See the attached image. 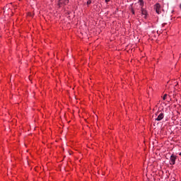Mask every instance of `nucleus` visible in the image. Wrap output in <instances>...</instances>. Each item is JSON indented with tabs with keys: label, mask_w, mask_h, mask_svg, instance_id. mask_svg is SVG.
Here are the masks:
<instances>
[{
	"label": "nucleus",
	"mask_w": 181,
	"mask_h": 181,
	"mask_svg": "<svg viewBox=\"0 0 181 181\" xmlns=\"http://www.w3.org/2000/svg\"><path fill=\"white\" fill-rule=\"evenodd\" d=\"M138 4L140 5V6H144V0H139Z\"/></svg>",
	"instance_id": "0eeeda50"
},
{
	"label": "nucleus",
	"mask_w": 181,
	"mask_h": 181,
	"mask_svg": "<svg viewBox=\"0 0 181 181\" xmlns=\"http://www.w3.org/2000/svg\"><path fill=\"white\" fill-rule=\"evenodd\" d=\"M180 156H181V153H179Z\"/></svg>",
	"instance_id": "9b49d317"
},
{
	"label": "nucleus",
	"mask_w": 181,
	"mask_h": 181,
	"mask_svg": "<svg viewBox=\"0 0 181 181\" xmlns=\"http://www.w3.org/2000/svg\"><path fill=\"white\" fill-rule=\"evenodd\" d=\"M180 8L181 9V4L180 5Z\"/></svg>",
	"instance_id": "f8f14e48"
},
{
	"label": "nucleus",
	"mask_w": 181,
	"mask_h": 181,
	"mask_svg": "<svg viewBox=\"0 0 181 181\" xmlns=\"http://www.w3.org/2000/svg\"><path fill=\"white\" fill-rule=\"evenodd\" d=\"M69 0H59V6H63V5H67Z\"/></svg>",
	"instance_id": "7ed1b4c3"
},
{
	"label": "nucleus",
	"mask_w": 181,
	"mask_h": 181,
	"mask_svg": "<svg viewBox=\"0 0 181 181\" xmlns=\"http://www.w3.org/2000/svg\"><path fill=\"white\" fill-rule=\"evenodd\" d=\"M91 0H88L87 2H86V5H91Z\"/></svg>",
	"instance_id": "6e6552de"
},
{
	"label": "nucleus",
	"mask_w": 181,
	"mask_h": 181,
	"mask_svg": "<svg viewBox=\"0 0 181 181\" xmlns=\"http://www.w3.org/2000/svg\"><path fill=\"white\" fill-rule=\"evenodd\" d=\"M110 0H105L106 4H108V2H110Z\"/></svg>",
	"instance_id": "9d476101"
},
{
	"label": "nucleus",
	"mask_w": 181,
	"mask_h": 181,
	"mask_svg": "<svg viewBox=\"0 0 181 181\" xmlns=\"http://www.w3.org/2000/svg\"><path fill=\"white\" fill-rule=\"evenodd\" d=\"M167 95H168L167 94H165L164 96L163 97V100H166Z\"/></svg>",
	"instance_id": "1a4fd4ad"
},
{
	"label": "nucleus",
	"mask_w": 181,
	"mask_h": 181,
	"mask_svg": "<svg viewBox=\"0 0 181 181\" xmlns=\"http://www.w3.org/2000/svg\"><path fill=\"white\" fill-rule=\"evenodd\" d=\"M154 8L156 11V13H158L159 15V13H160L161 10H160V4L157 3L155 6H154Z\"/></svg>",
	"instance_id": "f03ea898"
},
{
	"label": "nucleus",
	"mask_w": 181,
	"mask_h": 181,
	"mask_svg": "<svg viewBox=\"0 0 181 181\" xmlns=\"http://www.w3.org/2000/svg\"><path fill=\"white\" fill-rule=\"evenodd\" d=\"M141 13L144 16V18H146V10L141 8Z\"/></svg>",
	"instance_id": "423d86ee"
},
{
	"label": "nucleus",
	"mask_w": 181,
	"mask_h": 181,
	"mask_svg": "<svg viewBox=\"0 0 181 181\" xmlns=\"http://www.w3.org/2000/svg\"><path fill=\"white\" fill-rule=\"evenodd\" d=\"M170 165H175L176 163V156L175 155H171L170 157Z\"/></svg>",
	"instance_id": "f257e3e1"
},
{
	"label": "nucleus",
	"mask_w": 181,
	"mask_h": 181,
	"mask_svg": "<svg viewBox=\"0 0 181 181\" xmlns=\"http://www.w3.org/2000/svg\"><path fill=\"white\" fill-rule=\"evenodd\" d=\"M11 5H7L5 8H4V13H6V11H11Z\"/></svg>",
	"instance_id": "39448f33"
},
{
	"label": "nucleus",
	"mask_w": 181,
	"mask_h": 181,
	"mask_svg": "<svg viewBox=\"0 0 181 181\" xmlns=\"http://www.w3.org/2000/svg\"><path fill=\"white\" fill-rule=\"evenodd\" d=\"M165 117V115H163V112H160L158 116L157 117V118H156V121H162V119H163Z\"/></svg>",
	"instance_id": "20e7f679"
}]
</instances>
